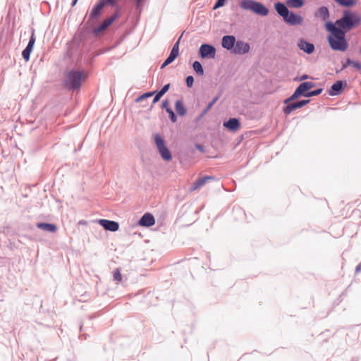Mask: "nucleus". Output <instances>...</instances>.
<instances>
[{"label":"nucleus","mask_w":361,"mask_h":361,"mask_svg":"<svg viewBox=\"0 0 361 361\" xmlns=\"http://www.w3.org/2000/svg\"><path fill=\"white\" fill-rule=\"evenodd\" d=\"M300 103H301V105L302 106L306 105L307 104H308L310 102V100L309 99H306V100H302V101H300Z\"/></svg>","instance_id":"nucleus-41"},{"label":"nucleus","mask_w":361,"mask_h":361,"mask_svg":"<svg viewBox=\"0 0 361 361\" xmlns=\"http://www.w3.org/2000/svg\"><path fill=\"white\" fill-rule=\"evenodd\" d=\"M170 84L165 85L162 89L159 92L162 96L169 90Z\"/></svg>","instance_id":"nucleus-35"},{"label":"nucleus","mask_w":361,"mask_h":361,"mask_svg":"<svg viewBox=\"0 0 361 361\" xmlns=\"http://www.w3.org/2000/svg\"><path fill=\"white\" fill-rule=\"evenodd\" d=\"M307 78V75H303L302 77H301V80H305Z\"/></svg>","instance_id":"nucleus-44"},{"label":"nucleus","mask_w":361,"mask_h":361,"mask_svg":"<svg viewBox=\"0 0 361 361\" xmlns=\"http://www.w3.org/2000/svg\"><path fill=\"white\" fill-rule=\"evenodd\" d=\"M286 5L290 8H299L304 5L303 0H287Z\"/></svg>","instance_id":"nucleus-26"},{"label":"nucleus","mask_w":361,"mask_h":361,"mask_svg":"<svg viewBox=\"0 0 361 361\" xmlns=\"http://www.w3.org/2000/svg\"><path fill=\"white\" fill-rule=\"evenodd\" d=\"M193 82H194V78L192 76L189 75L186 78V84H187L188 87H192Z\"/></svg>","instance_id":"nucleus-34"},{"label":"nucleus","mask_w":361,"mask_h":361,"mask_svg":"<svg viewBox=\"0 0 361 361\" xmlns=\"http://www.w3.org/2000/svg\"><path fill=\"white\" fill-rule=\"evenodd\" d=\"M361 22V17L357 14L345 11L343 17L335 23V26L345 30V32L350 30L353 27L357 26Z\"/></svg>","instance_id":"nucleus-2"},{"label":"nucleus","mask_w":361,"mask_h":361,"mask_svg":"<svg viewBox=\"0 0 361 361\" xmlns=\"http://www.w3.org/2000/svg\"><path fill=\"white\" fill-rule=\"evenodd\" d=\"M37 226L39 229L51 233H55L57 230L56 225L49 223H39Z\"/></svg>","instance_id":"nucleus-21"},{"label":"nucleus","mask_w":361,"mask_h":361,"mask_svg":"<svg viewBox=\"0 0 361 361\" xmlns=\"http://www.w3.org/2000/svg\"><path fill=\"white\" fill-rule=\"evenodd\" d=\"M35 43V33L33 32L31 35V37L30 39L27 46L22 52L23 58L26 61H29V59H30V54L33 49Z\"/></svg>","instance_id":"nucleus-12"},{"label":"nucleus","mask_w":361,"mask_h":361,"mask_svg":"<svg viewBox=\"0 0 361 361\" xmlns=\"http://www.w3.org/2000/svg\"><path fill=\"white\" fill-rule=\"evenodd\" d=\"M338 4L343 6H351L356 4V0H334Z\"/></svg>","instance_id":"nucleus-28"},{"label":"nucleus","mask_w":361,"mask_h":361,"mask_svg":"<svg viewBox=\"0 0 361 361\" xmlns=\"http://www.w3.org/2000/svg\"><path fill=\"white\" fill-rule=\"evenodd\" d=\"M154 224L155 219L149 213L145 214L139 221V224L142 226L149 227L154 225Z\"/></svg>","instance_id":"nucleus-14"},{"label":"nucleus","mask_w":361,"mask_h":361,"mask_svg":"<svg viewBox=\"0 0 361 361\" xmlns=\"http://www.w3.org/2000/svg\"><path fill=\"white\" fill-rule=\"evenodd\" d=\"M250 51V45L248 43L244 42L243 41L235 42L233 52L236 54H244Z\"/></svg>","instance_id":"nucleus-10"},{"label":"nucleus","mask_w":361,"mask_h":361,"mask_svg":"<svg viewBox=\"0 0 361 361\" xmlns=\"http://www.w3.org/2000/svg\"><path fill=\"white\" fill-rule=\"evenodd\" d=\"M274 8L278 14L281 16L283 18V19L288 16L289 11L285 4L280 2H277L274 4Z\"/></svg>","instance_id":"nucleus-20"},{"label":"nucleus","mask_w":361,"mask_h":361,"mask_svg":"<svg viewBox=\"0 0 361 361\" xmlns=\"http://www.w3.org/2000/svg\"><path fill=\"white\" fill-rule=\"evenodd\" d=\"M194 71L199 75H202L204 74V70L199 61H195L192 64Z\"/></svg>","instance_id":"nucleus-27"},{"label":"nucleus","mask_w":361,"mask_h":361,"mask_svg":"<svg viewBox=\"0 0 361 361\" xmlns=\"http://www.w3.org/2000/svg\"><path fill=\"white\" fill-rule=\"evenodd\" d=\"M84 78L82 73L80 71H71L66 75L64 80V85L66 87L75 90L80 88L82 80Z\"/></svg>","instance_id":"nucleus-4"},{"label":"nucleus","mask_w":361,"mask_h":361,"mask_svg":"<svg viewBox=\"0 0 361 361\" xmlns=\"http://www.w3.org/2000/svg\"><path fill=\"white\" fill-rule=\"evenodd\" d=\"M166 111L169 114V117L172 122L175 123L176 121V116L171 108H166Z\"/></svg>","instance_id":"nucleus-32"},{"label":"nucleus","mask_w":361,"mask_h":361,"mask_svg":"<svg viewBox=\"0 0 361 361\" xmlns=\"http://www.w3.org/2000/svg\"><path fill=\"white\" fill-rule=\"evenodd\" d=\"M355 271H356V272H359L361 271V262L359 264H357V266L356 267Z\"/></svg>","instance_id":"nucleus-42"},{"label":"nucleus","mask_w":361,"mask_h":361,"mask_svg":"<svg viewBox=\"0 0 361 361\" xmlns=\"http://www.w3.org/2000/svg\"><path fill=\"white\" fill-rule=\"evenodd\" d=\"M235 38L233 35H226L222 38V47L228 50L234 47Z\"/></svg>","instance_id":"nucleus-16"},{"label":"nucleus","mask_w":361,"mask_h":361,"mask_svg":"<svg viewBox=\"0 0 361 361\" xmlns=\"http://www.w3.org/2000/svg\"><path fill=\"white\" fill-rule=\"evenodd\" d=\"M217 100H218V97H216L215 98H214L213 100L210 103L208 104L205 111H207L208 110H209L212 108V106L216 102Z\"/></svg>","instance_id":"nucleus-36"},{"label":"nucleus","mask_w":361,"mask_h":361,"mask_svg":"<svg viewBox=\"0 0 361 361\" xmlns=\"http://www.w3.org/2000/svg\"><path fill=\"white\" fill-rule=\"evenodd\" d=\"M225 1L226 0H218L214 6V8L216 9L219 7L224 6Z\"/></svg>","instance_id":"nucleus-37"},{"label":"nucleus","mask_w":361,"mask_h":361,"mask_svg":"<svg viewBox=\"0 0 361 361\" xmlns=\"http://www.w3.org/2000/svg\"><path fill=\"white\" fill-rule=\"evenodd\" d=\"M301 107H302V106L301 103H300V101L297 102H294V103H292V104H290L287 105L284 108V113L286 114H289L293 111L295 110L296 109L301 108Z\"/></svg>","instance_id":"nucleus-25"},{"label":"nucleus","mask_w":361,"mask_h":361,"mask_svg":"<svg viewBox=\"0 0 361 361\" xmlns=\"http://www.w3.org/2000/svg\"><path fill=\"white\" fill-rule=\"evenodd\" d=\"M298 47L307 54H312L314 50V46L312 43H309L303 39H300L298 42Z\"/></svg>","instance_id":"nucleus-19"},{"label":"nucleus","mask_w":361,"mask_h":361,"mask_svg":"<svg viewBox=\"0 0 361 361\" xmlns=\"http://www.w3.org/2000/svg\"><path fill=\"white\" fill-rule=\"evenodd\" d=\"M322 92V88L315 90L314 91H310V92H307V94H306V97H312V96H317V95H319V94H321Z\"/></svg>","instance_id":"nucleus-31"},{"label":"nucleus","mask_w":361,"mask_h":361,"mask_svg":"<svg viewBox=\"0 0 361 361\" xmlns=\"http://www.w3.org/2000/svg\"><path fill=\"white\" fill-rule=\"evenodd\" d=\"M114 279L118 283L121 282L122 280V275L118 269H116L114 272Z\"/></svg>","instance_id":"nucleus-30"},{"label":"nucleus","mask_w":361,"mask_h":361,"mask_svg":"<svg viewBox=\"0 0 361 361\" xmlns=\"http://www.w3.org/2000/svg\"><path fill=\"white\" fill-rule=\"evenodd\" d=\"M154 94V92H147V93H145L143 94H142L141 96H140L137 99H136V102H140L141 100L145 99V98H147V97H152L153 94Z\"/></svg>","instance_id":"nucleus-33"},{"label":"nucleus","mask_w":361,"mask_h":361,"mask_svg":"<svg viewBox=\"0 0 361 361\" xmlns=\"http://www.w3.org/2000/svg\"><path fill=\"white\" fill-rule=\"evenodd\" d=\"M224 126L231 131H236L239 129L240 124L238 119L233 118L224 123Z\"/></svg>","instance_id":"nucleus-18"},{"label":"nucleus","mask_w":361,"mask_h":361,"mask_svg":"<svg viewBox=\"0 0 361 361\" xmlns=\"http://www.w3.org/2000/svg\"><path fill=\"white\" fill-rule=\"evenodd\" d=\"M99 224L106 230L110 231H116L119 228V225L117 222L106 219L99 220Z\"/></svg>","instance_id":"nucleus-13"},{"label":"nucleus","mask_w":361,"mask_h":361,"mask_svg":"<svg viewBox=\"0 0 361 361\" xmlns=\"http://www.w3.org/2000/svg\"><path fill=\"white\" fill-rule=\"evenodd\" d=\"M315 86V84L312 82H302L295 90L294 93L288 99H286L284 102L286 104L288 103L290 101H293L303 95L306 97L307 92H310V90Z\"/></svg>","instance_id":"nucleus-5"},{"label":"nucleus","mask_w":361,"mask_h":361,"mask_svg":"<svg viewBox=\"0 0 361 361\" xmlns=\"http://www.w3.org/2000/svg\"><path fill=\"white\" fill-rule=\"evenodd\" d=\"M106 5V2H104V0H99V3L95 5L91 11L90 14V18H95L98 17Z\"/></svg>","instance_id":"nucleus-17"},{"label":"nucleus","mask_w":361,"mask_h":361,"mask_svg":"<svg viewBox=\"0 0 361 361\" xmlns=\"http://www.w3.org/2000/svg\"><path fill=\"white\" fill-rule=\"evenodd\" d=\"M179 42H180V39L173 45L169 56L165 60V61L162 63L161 68H164L166 66L169 65L177 58V56L179 54Z\"/></svg>","instance_id":"nucleus-9"},{"label":"nucleus","mask_w":361,"mask_h":361,"mask_svg":"<svg viewBox=\"0 0 361 361\" xmlns=\"http://www.w3.org/2000/svg\"><path fill=\"white\" fill-rule=\"evenodd\" d=\"M240 7L244 11H250L262 16H266L269 13V9L263 4L254 0H242Z\"/></svg>","instance_id":"nucleus-3"},{"label":"nucleus","mask_w":361,"mask_h":361,"mask_svg":"<svg viewBox=\"0 0 361 361\" xmlns=\"http://www.w3.org/2000/svg\"><path fill=\"white\" fill-rule=\"evenodd\" d=\"M77 1H78V0H73L72 6H75L76 4Z\"/></svg>","instance_id":"nucleus-45"},{"label":"nucleus","mask_w":361,"mask_h":361,"mask_svg":"<svg viewBox=\"0 0 361 361\" xmlns=\"http://www.w3.org/2000/svg\"><path fill=\"white\" fill-rule=\"evenodd\" d=\"M196 147L197 149H198L200 152H203L204 151V148L202 145H196Z\"/></svg>","instance_id":"nucleus-43"},{"label":"nucleus","mask_w":361,"mask_h":361,"mask_svg":"<svg viewBox=\"0 0 361 361\" xmlns=\"http://www.w3.org/2000/svg\"><path fill=\"white\" fill-rule=\"evenodd\" d=\"M360 54H361V47H360Z\"/></svg>","instance_id":"nucleus-47"},{"label":"nucleus","mask_w":361,"mask_h":361,"mask_svg":"<svg viewBox=\"0 0 361 361\" xmlns=\"http://www.w3.org/2000/svg\"><path fill=\"white\" fill-rule=\"evenodd\" d=\"M326 29L331 32L328 36V42L333 50L345 51L348 47L345 39V32L337 27L333 23L328 22L325 25Z\"/></svg>","instance_id":"nucleus-1"},{"label":"nucleus","mask_w":361,"mask_h":361,"mask_svg":"<svg viewBox=\"0 0 361 361\" xmlns=\"http://www.w3.org/2000/svg\"><path fill=\"white\" fill-rule=\"evenodd\" d=\"M162 107L166 110V108L169 107V102L167 100H165L162 102Z\"/></svg>","instance_id":"nucleus-39"},{"label":"nucleus","mask_w":361,"mask_h":361,"mask_svg":"<svg viewBox=\"0 0 361 361\" xmlns=\"http://www.w3.org/2000/svg\"><path fill=\"white\" fill-rule=\"evenodd\" d=\"M104 2H106V4H109V5H114L115 3H116V1L115 0H104Z\"/></svg>","instance_id":"nucleus-40"},{"label":"nucleus","mask_w":361,"mask_h":361,"mask_svg":"<svg viewBox=\"0 0 361 361\" xmlns=\"http://www.w3.org/2000/svg\"><path fill=\"white\" fill-rule=\"evenodd\" d=\"M142 0H137V3L139 4Z\"/></svg>","instance_id":"nucleus-46"},{"label":"nucleus","mask_w":361,"mask_h":361,"mask_svg":"<svg viewBox=\"0 0 361 361\" xmlns=\"http://www.w3.org/2000/svg\"><path fill=\"white\" fill-rule=\"evenodd\" d=\"M343 85V84L342 81H337L331 86L329 94L332 96L339 94L342 92Z\"/></svg>","instance_id":"nucleus-22"},{"label":"nucleus","mask_w":361,"mask_h":361,"mask_svg":"<svg viewBox=\"0 0 361 361\" xmlns=\"http://www.w3.org/2000/svg\"><path fill=\"white\" fill-rule=\"evenodd\" d=\"M118 17V13H114L110 18H106L104 22L97 27H96L93 32L97 35L99 33L104 31L109 26H110Z\"/></svg>","instance_id":"nucleus-8"},{"label":"nucleus","mask_w":361,"mask_h":361,"mask_svg":"<svg viewBox=\"0 0 361 361\" xmlns=\"http://www.w3.org/2000/svg\"><path fill=\"white\" fill-rule=\"evenodd\" d=\"M175 109H176L177 114L179 116H183L185 115L187 111H186V109H185L182 101H180V100L176 101V104H175Z\"/></svg>","instance_id":"nucleus-24"},{"label":"nucleus","mask_w":361,"mask_h":361,"mask_svg":"<svg viewBox=\"0 0 361 361\" xmlns=\"http://www.w3.org/2000/svg\"><path fill=\"white\" fill-rule=\"evenodd\" d=\"M347 66H353L356 69L361 70V63L358 61H355L350 59L346 60V63L343 65V67L345 68Z\"/></svg>","instance_id":"nucleus-29"},{"label":"nucleus","mask_w":361,"mask_h":361,"mask_svg":"<svg viewBox=\"0 0 361 361\" xmlns=\"http://www.w3.org/2000/svg\"><path fill=\"white\" fill-rule=\"evenodd\" d=\"M214 178L213 176H209L199 178L195 182H193V183L191 186V190L192 191L196 190L200 188L201 187H202L207 183V180H214Z\"/></svg>","instance_id":"nucleus-15"},{"label":"nucleus","mask_w":361,"mask_h":361,"mask_svg":"<svg viewBox=\"0 0 361 361\" xmlns=\"http://www.w3.org/2000/svg\"><path fill=\"white\" fill-rule=\"evenodd\" d=\"M154 142L162 159L165 161H171L172 155L169 149L165 145L163 137L160 135L156 134L154 135Z\"/></svg>","instance_id":"nucleus-6"},{"label":"nucleus","mask_w":361,"mask_h":361,"mask_svg":"<svg viewBox=\"0 0 361 361\" xmlns=\"http://www.w3.org/2000/svg\"><path fill=\"white\" fill-rule=\"evenodd\" d=\"M315 16L323 20H326L329 17V9L325 6L320 7L315 13Z\"/></svg>","instance_id":"nucleus-23"},{"label":"nucleus","mask_w":361,"mask_h":361,"mask_svg":"<svg viewBox=\"0 0 361 361\" xmlns=\"http://www.w3.org/2000/svg\"><path fill=\"white\" fill-rule=\"evenodd\" d=\"M161 97L162 95L159 92H158L153 99V103L154 104L157 102Z\"/></svg>","instance_id":"nucleus-38"},{"label":"nucleus","mask_w":361,"mask_h":361,"mask_svg":"<svg viewBox=\"0 0 361 361\" xmlns=\"http://www.w3.org/2000/svg\"><path fill=\"white\" fill-rule=\"evenodd\" d=\"M283 20L292 25H300L303 18L302 16L295 14L293 12H288V16L283 18Z\"/></svg>","instance_id":"nucleus-11"},{"label":"nucleus","mask_w":361,"mask_h":361,"mask_svg":"<svg viewBox=\"0 0 361 361\" xmlns=\"http://www.w3.org/2000/svg\"><path fill=\"white\" fill-rule=\"evenodd\" d=\"M200 54L202 58L214 59L216 55L215 48L209 44H202L199 49Z\"/></svg>","instance_id":"nucleus-7"}]
</instances>
